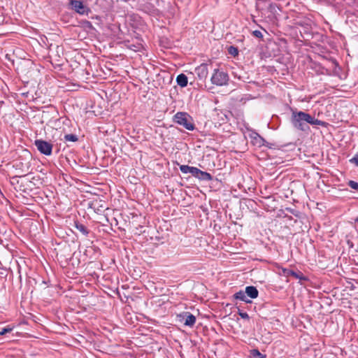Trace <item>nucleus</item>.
<instances>
[{
	"label": "nucleus",
	"mask_w": 358,
	"mask_h": 358,
	"mask_svg": "<svg viewBox=\"0 0 358 358\" xmlns=\"http://www.w3.org/2000/svg\"><path fill=\"white\" fill-rule=\"evenodd\" d=\"M291 123L293 127L299 131L308 132L310 130L308 124L322 125L323 122L315 119L310 114L297 110H292Z\"/></svg>",
	"instance_id": "f257e3e1"
},
{
	"label": "nucleus",
	"mask_w": 358,
	"mask_h": 358,
	"mask_svg": "<svg viewBox=\"0 0 358 358\" xmlns=\"http://www.w3.org/2000/svg\"><path fill=\"white\" fill-rule=\"evenodd\" d=\"M173 121L189 131H193L195 128L192 117L185 112H178L173 116Z\"/></svg>",
	"instance_id": "f03ea898"
},
{
	"label": "nucleus",
	"mask_w": 358,
	"mask_h": 358,
	"mask_svg": "<svg viewBox=\"0 0 358 358\" xmlns=\"http://www.w3.org/2000/svg\"><path fill=\"white\" fill-rule=\"evenodd\" d=\"M210 80L213 85H216L217 86H223L227 85L229 81V76L226 72L215 69H214V72L211 76Z\"/></svg>",
	"instance_id": "7ed1b4c3"
},
{
	"label": "nucleus",
	"mask_w": 358,
	"mask_h": 358,
	"mask_svg": "<svg viewBox=\"0 0 358 358\" xmlns=\"http://www.w3.org/2000/svg\"><path fill=\"white\" fill-rule=\"evenodd\" d=\"M69 5L73 10L80 15H88L90 13V9L85 6L81 1L70 0Z\"/></svg>",
	"instance_id": "20e7f679"
},
{
	"label": "nucleus",
	"mask_w": 358,
	"mask_h": 358,
	"mask_svg": "<svg viewBox=\"0 0 358 358\" xmlns=\"http://www.w3.org/2000/svg\"><path fill=\"white\" fill-rule=\"evenodd\" d=\"M34 145L41 153L47 156L52 154V145L50 143L41 139H37L34 141Z\"/></svg>",
	"instance_id": "39448f33"
},
{
	"label": "nucleus",
	"mask_w": 358,
	"mask_h": 358,
	"mask_svg": "<svg viewBox=\"0 0 358 358\" xmlns=\"http://www.w3.org/2000/svg\"><path fill=\"white\" fill-rule=\"evenodd\" d=\"M251 143L259 148L265 145L266 141L256 131H252L249 135Z\"/></svg>",
	"instance_id": "423d86ee"
},
{
	"label": "nucleus",
	"mask_w": 358,
	"mask_h": 358,
	"mask_svg": "<svg viewBox=\"0 0 358 358\" xmlns=\"http://www.w3.org/2000/svg\"><path fill=\"white\" fill-rule=\"evenodd\" d=\"M193 176L203 181H210L213 179L212 176L209 173L203 171L196 167L194 170Z\"/></svg>",
	"instance_id": "0eeeda50"
},
{
	"label": "nucleus",
	"mask_w": 358,
	"mask_h": 358,
	"mask_svg": "<svg viewBox=\"0 0 358 358\" xmlns=\"http://www.w3.org/2000/svg\"><path fill=\"white\" fill-rule=\"evenodd\" d=\"M180 317H182L185 319L184 324L188 327H193L196 322V317L194 315L191 314L190 313L185 312L182 315H180Z\"/></svg>",
	"instance_id": "6e6552de"
},
{
	"label": "nucleus",
	"mask_w": 358,
	"mask_h": 358,
	"mask_svg": "<svg viewBox=\"0 0 358 358\" xmlns=\"http://www.w3.org/2000/svg\"><path fill=\"white\" fill-rule=\"evenodd\" d=\"M282 271H283L284 275H286L287 277L291 276L296 279L306 280V278L300 271L296 272L293 270L286 269V268L283 269Z\"/></svg>",
	"instance_id": "1a4fd4ad"
},
{
	"label": "nucleus",
	"mask_w": 358,
	"mask_h": 358,
	"mask_svg": "<svg viewBox=\"0 0 358 358\" xmlns=\"http://www.w3.org/2000/svg\"><path fill=\"white\" fill-rule=\"evenodd\" d=\"M200 79H205L208 76V66L206 64H202L195 70Z\"/></svg>",
	"instance_id": "9d476101"
},
{
	"label": "nucleus",
	"mask_w": 358,
	"mask_h": 358,
	"mask_svg": "<svg viewBox=\"0 0 358 358\" xmlns=\"http://www.w3.org/2000/svg\"><path fill=\"white\" fill-rule=\"evenodd\" d=\"M246 296L251 299H256L258 296L259 292L254 286H248L245 287Z\"/></svg>",
	"instance_id": "9b49d317"
},
{
	"label": "nucleus",
	"mask_w": 358,
	"mask_h": 358,
	"mask_svg": "<svg viewBox=\"0 0 358 358\" xmlns=\"http://www.w3.org/2000/svg\"><path fill=\"white\" fill-rule=\"evenodd\" d=\"M177 84L181 87H185L187 85V77L183 73L179 74L176 78Z\"/></svg>",
	"instance_id": "f8f14e48"
},
{
	"label": "nucleus",
	"mask_w": 358,
	"mask_h": 358,
	"mask_svg": "<svg viewBox=\"0 0 358 358\" xmlns=\"http://www.w3.org/2000/svg\"><path fill=\"white\" fill-rule=\"evenodd\" d=\"M234 298L236 299H238L246 303H251V301L248 299L246 293L245 291L240 290L234 294Z\"/></svg>",
	"instance_id": "ddd939ff"
},
{
	"label": "nucleus",
	"mask_w": 358,
	"mask_h": 358,
	"mask_svg": "<svg viewBox=\"0 0 358 358\" xmlns=\"http://www.w3.org/2000/svg\"><path fill=\"white\" fill-rule=\"evenodd\" d=\"M75 227L85 236H87L90 233V231L87 229V227L78 222H75Z\"/></svg>",
	"instance_id": "4468645a"
},
{
	"label": "nucleus",
	"mask_w": 358,
	"mask_h": 358,
	"mask_svg": "<svg viewBox=\"0 0 358 358\" xmlns=\"http://www.w3.org/2000/svg\"><path fill=\"white\" fill-rule=\"evenodd\" d=\"M196 167L194 166H189L188 165H181L180 166V170L183 173H191L192 176L194 175V170Z\"/></svg>",
	"instance_id": "2eb2a0df"
},
{
	"label": "nucleus",
	"mask_w": 358,
	"mask_h": 358,
	"mask_svg": "<svg viewBox=\"0 0 358 358\" xmlns=\"http://www.w3.org/2000/svg\"><path fill=\"white\" fill-rule=\"evenodd\" d=\"M64 139L65 141L76 142L78 138L76 134H69L64 135Z\"/></svg>",
	"instance_id": "dca6fc26"
},
{
	"label": "nucleus",
	"mask_w": 358,
	"mask_h": 358,
	"mask_svg": "<svg viewBox=\"0 0 358 358\" xmlns=\"http://www.w3.org/2000/svg\"><path fill=\"white\" fill-rule=\"evenodd\" d=\"M228 52L229 55L235 57V56L238 55V50L237 48H236L233 45H231L228 48Z\"/></svg>",
	"instance_id": "f3484780"
},
{
	"label": "nucleus",
	"mask_w": 358,
	"mask_h": 358,
	"mask_svg": "<svg viewBox=\"0 0 358 358\" xmlns=\"http://www.w3.org/2000/svg\"><path fill=\"white\" fill-rule=\"evenodd\" d=\"M348 185L353 189H355V190L358 189V182H355L354 180H350L348 182Z\"/></svg>",
	"instance_id": "a211bd4d"
},
{
	"label": "nucleus",
	"mask_w": 358,
	"mask_h": 358,
	"mask_svg": "<svg viewBox=\"0 0 358 358\" xmlns=\"http://www.w3.org/2000/svg\"><path fill=\"white\" fill-rule=\"evenodd\" d=\"M11 331H12L11 328H10V327H4V328L1 329L0 335L1 336H3V335H5L7 333L10 332Z\"/></svg>",
	"instance_id": "6ab92c4d"
},
{
	"label": "nucleus",
	"mask_w": 358,
	"mask_h": 358,
	"mask_svg": "<svg viewBox=\"0 0 358 358\" xmlns=\"http://www.w3.org/2000/svg\"><path fill=\"white\" fill-rule=\"evenodd\" d=\"M350 162L358 166V152L350 159Z\"/></svg>",
	"instance_id": "aec40b11"
},
{
	"label": "nucleus",
	"mask_w": 358,
	"mask_h": 358,
	"mask_svg": "<svg viewBox=\"0 0 358 358\" xmlns=\"http://www.w3.org/2000/svg\"><path fill=\"white\" fill-rule=\"evenodd\" d=\"M252 34H253L254 36H255L257 38H262L263 37L262 33L260 31H259V30H255L252 32Z\"/></svg>",
	"instance_id": "412c9836"
},
{
	"label": "nucleus",
	"mask_w": 358,
	"mask_h": 358,
	"mask_svg": "<svg viewBox=\"0 0 358 358\" xmlns=\"http://www.w3.org/2000/svg\"><path fill=\"white\" fill-rule=\"evenodd\" d=\"M251 355L254 357H260L262 353L257 349H254L251 351Z\"/></svg>",
	"instance_id": "4be33fe9"
},
{
	"label": "nucleus",
	"mask_w": 358,
	"mask_h": 358,
	"mask_svg": "<svg viewBox=\"0 0 358 358\" xmlns=\"http://www.w3.org/2000/svg\"><path fill=\"white\" fill-rule=\"evenodd\" d=\"M239 315L243 318V319H249V315L247 313H239Z\"/></svg>",
	"instance_id": "5701e85b"
},
{
	"label": "nucleus",
	"mask_w": 358,
	"mask_h": 358,
	"mask_svg": "<svg viewBox=\"0 0 358 358\" xmlns=\"http://www.w3.org/2000/svg\"><path fill=\"white\" fill-rule=\"evenodd\" d=\"M259 358H266V355L262 354V355L259 357Z\"/></svg>",
	"instance_id": "b1692460"
},
{
	"label": "nucleus",
	"mask_w": 358,
	"mask_h": 358,
	"mask_svg": "<svg viewBox=\"0 0 358 358\" xmlns=\"http://www.w3.org/2000/svg\"><path fill=\"white\" fill-rule=\"evenodd\" d=\"M276 5L275 4H270V7L272 8L273 6H275Z\"/></svg>",
	"instance_id": "393cba45"
},
{
	"label": "nucleus",
	"mask_w": 358,
	"mask_h": 358,
	"mask_svg": "<svg viewBox=\"0 0 358 358\" xmlns=\"http://www.w3.org/2000/svg\"><path fill=\"white\" fill-rule=\"evenodd\" d=\"M355 222H358V217L355 219Z\"/></svg>",
	"instance_id": "a878e982"
}]
</instances>
